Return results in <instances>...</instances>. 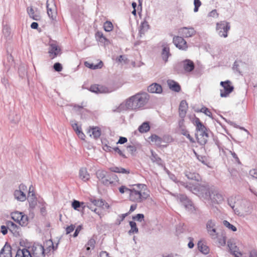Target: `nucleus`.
Instances as JSON below:
<instances>
[{
  "label": "nucleus",
  "mask_w": 257,
  "mask_h": 257,
  "mask_svg": "<svg viewBox=\"0 0 257 257\" xmlns=\"http://www.w3.org/2000/svg\"><path fill=\"white\" fill-rule=\"evenodd\" d=\"M150 95L145 92H139L126 99V105L129 110H139L143 108L148 102Z\"/></svg>",
  "instance_id": "obj_1"
},
{
  "label": "nucleus",
  "mask_w": 257,
  "mask_h": 257,
  "mask_svg": "<svg viewBox=\"0 0 257 257\" xmlns=\"http://www.w3.org/2000/svg\"><path fill=\"white\" fill-rule=\"evenodd\" d=\"M134 186H136L138 189L136 188L130 189L128 194L131 201L139 203L149 198L150 195L148 191H145V189L143 191V189L146 187L145 185L138 184Z\"/></svg>",
  "instance_id": "obj_2"
},
{
  "label": "nucleus",
  "mask_w": 257,
  "mask_h": 257,
  "mask_svg": "<svg viewBox=\"0 0 257 257\" xmlns=\"http://www.w3.org/2000/svg\"><path fill=\"white\" fill-rule=\"evenodd\" d=\"M195 124L196 125L195 137L197 141L201 146H204L209 137L208 130L198 118L195 119Z\"/></svg>",
  "instance_id": "obj_3"
},
{
  "label": "nucleus",
  "mask_w": 257,
  "mask_h": 257,
  "mask_svg": "<svg viewBox=\"0 0 257 257\" xmlns=\"http://www.w3.org/2000/svg\"><path fill=\"white\" fill-rule=\"evenodd\" d=\"M96 175L99 181L105 186L116 185L119 181L117 175L103 170H98L96 172Z\"/></svg>",
  "instance_id": "obj_4"
},
{
  "label": "nucleus",
  "mask_w": 257,
  "mask_h": 257,
  "mask_svg": "<svg viewBox=\"0 0 257 257\" xmlns=\"http://www.w3.org/2000/svg\"><path fill=\"white\" fill-rule=\"evenodd\" d=\"M205 198L213 205L221 203L223 200L222 195L215 188H209L205 193Z\"/></svg>",
  "instance_id": "obj_5"
},
{
  "label": "nucleus",
  "mask_w": 257,
  "mask_h": 257,
  "mask_svg": "<svg viewBox=\"0 0 257 257\" xmlns=\"http://www.w3.org/2000/svg\"><path fill=\"white\" fill-rule=\"evenodd\" d=\"M216 29L220 37L226 38L227 33L230 29V24L226 21H220L216 24Z\"/></svg>",
  "instance_id": "obj_6"
},
{
  "label": "nucleus",
  "mask_w": 257,
  "mask_h": 257,
  "mask_svg": "<svg viewBox=\"0 0 257 257\" xmlns=\"http://www.w3.org/2000/svg\"><path fill=\"white\" fill-rule=\"evenodd\" d=\"M220 84L223 88V90L220 89V96L221 97H228L234 89V87L229 80L221 81Z\"/></svg>",
  "instance_id": "obj_7"
},
{
  "label": "nucleus",
  "mask_w": 257,
  "mask_h": 257,
  "mask_svg": "<svg viewBox=\"0 0 257 257\" xmlns=\"http://www.w3.org/2000/svg\"><path fill=\"white\" fill-rule=\"evenodd\" d=\"M30 251L32 257H45V249L41 244H34Z\"/></svg>",
  "instance_id": "obj_8"
},
{
  "label": "nucleus",
  "mask_w": 257,
  "mask_h": 257,
  "mask_svg": "<svg viewBox=\"0 0 257 257\" xmlns=\"http://www.w3.org/2000/svg\"><path fill=\"white\" fill-rule=\"evenodd\" d=\"M178 199L187 210L191 212L194 210V207L192 201L186 195L180 194L178 197Z\"/></svg>",
  "instance_id": "obj_9"
},
{
  "label": "nucleus",
  "mask_w": 257,
  "mask_h": 257,
  "mask_svg": "<svg viewBox=\"0 0 257 257\" xmlns=\"http://www.w3.org/2000/svg\"><path fill=\"white\" fill-rule=\"evenodd\" d=\"M173 43L176 47L180 50H186L188 46L186 41L182 37L175 36L173 38Z\"/></svg>",
  "instance_id": "obj_10"
},
{
  "label": "nucleus",
  "mask_w": 257,
  "mask_h": 257,
  "mask_svg": "<svg viewBox=\"0 0 257 257\" xmlns=\"http://www.w3.org/2000/svg\"><path fill=\"white\" fill-rule=\"evenodd\" d=\"M179 65L183 67L184 70L187 73L191 72L195 68L194 62L190 59H185L181 61Z\"/></svg>",
  "instance_id": "obj_11"
},
{
  "label": "nucleus",
  "mask_w": 257,
  "mask_h": 257,
  "mask_svg": "<svg viewBox=\"0 0 257 257\" xmlns=\"http://www.w3.org/2000/svg\"><path fill=\"white\" fill-rule=\"evenodd\" d=\"M179 33L184 37L189 38L194 36L196 31L192 27H183L179 30Z\"/></svg>",
  "instance_id": "obj_12"
},
{
  "label": "nucleus",
  "mask_w": 257,
  "mask_h": 257,
  "mask_svg": "<svg viewBox=\"0 0 257 257\" xmlns=\"http://www.w3.org/2000/svg\"><path fill=\"white\" fill-rule=\"evenodd\" d=\"M90 91L96 93H106L110 92L107 87L98 85L91 86Z\"/></svg>",
  "instance_id": "obj_13"
},
{
  "label": "nucleus",
  "mask_w": 257,
  "mask_h": 257,
  "mask_svg": "<svg viewBox=\"0 0 257 257\" xmlns=\"http://www.w3.org/2000/svg\"><path fill=\"white\" fill-rule=\"evenodd\" d=\"M188 104L186 100H182L180 103L179 112V116L181 118H184L186 116Z\"/></svg>",
  "instance_id": "obj_14"
},
{
  "label": "nucleus",
  "mask_w": 257,
  "mask_h": 257,
  "mask_svg": "<svg viewBox=\"0 0 257 257\" xmlns=\"http://www.w3.org/2000/svg\"><path fill=\"white\" fill-rule=\"evenodd\" d=\"M148 92L152 93H161L162 92V87L161 85L154 83L148 87Z\"/></svg>",
  "instance_id": "obj_15"
},
{
  "label": "nucleus",
  "mask_w": 257,
  "mask_h": 257,
  "mask_svg": "<svg viewBox=\"0 0 257 257\" xmlns=\"http://www.w3.org/2000/svg\"><path fill=\"white\" fill-rule=\"evenodd\" d=\"M185 176L189 180H195L199 182L201 180L200 175L194 172H191L189 169L185 172Z\"/></svg>",
  "instance_id": "obj_16"
},
{
  "label": "nucleus",
  "mask_w": 257,
  "mask_h": 257,
  "mask_svg": "<svg viewBox=\"0 0 257 257\" xmlns=\"http://www.w3.org/2000/svg\"><path fill=\"white\" fill-rule=\"evenodd\" d=\"M60 52V49L55 44H51L49 49V53L52 58H54L59 55Z\"/></svg>",
  "instance_id": "obj_17"
},
{
  "label": "nucleus",
  "mask_w": 257,
  "mask_h": 257,
  "mask_svg": "<svg viewBox=\"0 0 257 257\" xmlns=\"http://www.w3.org/2000/svg\"><path fill=\"white\" fill-rule=\"evenodd\" d=\"M162 47V57L165 62H167L169 57L171 56L170 48L167 44H163Z\"/></svg>",
  "instance_id": "obj_18"
},
{
  "label": "nucleus",
  "mask_w": 257,
  "mask_h": 257,
  "mask_svg": "<svg viewBox=\"0 0 257 257\" xmlns=\"http://www.w3.org/2000/svg\"><path fill=\"white\" fill-rule=\"evenodd\" d=\"M79 177L82 181L86 182L90 179V175L86 168H81L79 170Z\"/></svg>",
  "instance_id": "obj_19"
},
{
  "label": "nucleus",
  "mask_w": 257,
  "mask_h": 257,
  "mask_svg": "<svg viewBox=\"0 0 257 257\" xmlns=\"http://www.w3.org/2000/svg\"><path fill=\"white\" fill-rule=\"evenodd\" d=\"M167 84L169 88L175 92H178L181 90L180 85L177 82L173 80H168L167 81Z\"/></svg>",
  "instance_id": "obj_20"
},
{
  "label": "nucleus",
  "mask_w": 257,
  "mask_h": 257,
  "mask_svg": "<svg viewBox=\"0 0 257 257\" xmlns=\"http://www.w3.org/2000/svg\"><path fill=\"white\" fill-rule=\"evenodd\" d=\"M15 257H32L31 251L26 248L18 249Z\"/></svg>",
  "instance_id": "obj_21"
},
{
  "label": "nucleus",
  "mask_w": 257,
  "mask_h": 257,
  "mask_svg": "<svg viewBox=\"0 0 257 257\" xmlns=\"http://www.w3.org/2000/svg\"><path fill=\"white\" fill-rule=\"evenodd\" d=\"M88 133L90 137L92 136L95 139H98L101 135V130L99 127L97 126L91 127Z\"/></svg>",
  "instance_id": "obj_22"
},
{
  "label": "nucleus",
  "mask_w": 257,
  "mask_h": 257,
  "mask_svg": "<svg viewBox=\"0 0 257 257\" xmlns=\"http://www.w3.org/2000/svg\"><path fill=\"white\" fill-rule=\"evenodd\" d=\"M14 195L15 198L18 201H24L26 199V194L21 190H16L14 191Z\"/></svg>",
  "instance_id": "obj_23"
},
{
  "label": "nucleus",
  "mask_w": 257,
  "mask_h": 257,
  "mask_svg": "<svg viewBox=\"0 0 257 257\" xmlns=\"http://www.w3.org/2000/svg\"><path fill=\"white\" fill-rule=\"evenodd\" d=\"M7 225L9 230L13 232L15 235H17L18 234L19 232L20 227L17 226L14 222L10 221L7 223Z\"/></svg>",
  "instance_id": "obj_24"
},
{
  "label": "nucleus",
  "mask_w": 257,
  "mask_h": 257,
  "mask_svg": "<svg viewBox=\"0 0 257 257\" xmlns=\"http://www.w3.org/2000/svg\"><path fill=\"white\" fill-rule=\"evenodd\" d=\"M0 257H12L11 247L10 246L5 245L0 251Z\"/></svg>",
  "instance_id": "obj_25"
},
{
  "label": "nucleus",
  "mask_w": 257,
  "mask_h": 257,
  "mask_svg": "<svg viewBox=\"0 0 257 257\" xmlns=\"http://www.w3.org/2000/svg\"><path fill=\"white\" fill-rule=\"evenodd\" d=\"M126 109H128V107L126 105V100H125L123 102L120 103L118 106H114L112 109V111L113 112L119 113Z\"/></svg>",
  "instance_id": "obj_26"
},
{
  "label": "nucleus",
  "mask_w": 257,
  "mask_h": 257,
  "mask_svg": "<svg viewBox=\"0 0 257 257\" xmlns=\"http://www.w3.org/2000/svg\"><path fill=\"white\" fill-rule=\"evenodd\" d=\"M198 248L200 252L204 254H207L209 252V247L201 241L198 242Z\"/></svg>",
  "instance_id": "obj_27"
},
{
  "label": "nucleus",
  "mask_w": 257,
  "mask_h": 257,
  "mask_svg": "<svg viewBox=\"0 0 257 257\" xmlns=\"http://www.w3.org/2000/svg\"><path fill=\"white\" fill-rule=\"evenodd\" d=\"M180 184L181 186L186 188L189 191L192 192V193H193L194 194H196V192L198 191V189L194 185H192L191 184H188L187 183H185L184 182H180Z\"/></svg>",
  "instance_id": "obj_28"
},
{
  "label": "nucleus",
  "mask_w": 257,
  "mask_h": 257,
  "mask_svg": "<svg viewBox=\"0 0 257 257\" xmlns=\"http://www.w3.org/2000/svg\"><path fill=\"white\" fill-rule=\"evenodd\" d=\"M150 159L153 162L156 163L158 165L162 166L163 165L162 159L153 151H151V156L150 157Z\"/></svg>",
  "instance_id": "obj_29"
},
{
  "label": "nucleus",
  "mask_w": 257,
  "mask_h": 257,
  "mask_svg": "<svg viewBox=\"0 0 257 257\" xmlns=\"http://www.w3.org/2000/svg\"><path fill=\"white\" fill-rule=\"evenodd\" d=\"M227 246L229 248L230 250L233 252V254L236 257H239V256L241 255L240 252H237L236 251L237 247L235 246V244L233 243L231 240H228L227 241Z\"/></svg>",
  "instance_id": "obj_30"
},
{
  "label": "nucleus",
  "mask_w": 257,
  "mask_h": 257,
  "mask_svg": "<svg viewBox=\"0 0 257 257\" xmlns=\"http://www.w3.org/2000/svg\"><path fill=\"white\" fill-rule=\"evenodd\" d=\"M95 37L98 41L104 44H107L109 42L108 40L103 36L101 32H97L95 34Z\"/></svg>",
  "instance_id": "obj_31"
},
{
  "label": "nucleus",
  "mask_w": 257,
  "mask_h": 257,
  "mask_svg": "<svg viewBox=\"0 0 257 257\" xmlns=\"http://www.w3.org/2000/svg\"><path fill=\"white\" fill-rule=\"evenodd\" d=\"M49 4L48 2H47V14L49 18H50L52 20H54L56 17V9L55 8H49Z\"/></svg>",
  "instance_id": "obj_32"
},
{
  "label": "nucleus",
  "mask_w": 257,
  "mask_h": 257,
  "mask_svg": "<svg viewBox=\"0 0 257 257\" xmlns=\"http://www.w3.org/2000/svg\"><path fill=\"white\" fill-rule=\"evenodd\" d=\"M109 170L112 172L117 173L128 174L130 173L128 170H127L124 168L118 167H111L109 168Z\"/></svg>",
  "instance_id": "obj_33"
},
{
  "label": "nucleus",
  "mask_w": 257,
  "mask_h": 257,
  "mask_svg": "<svg viewBox=\"0 0 257 257\" xmlns=\"http://www.w3.org/2000/svg\"><path fill=\"white\" fill-rule=\"evenodd\" d=\"M150 129L149 123L148 122H143L138 128L139 131L141 133L148 132Z\"/></svg>",
  "instance_id": "obj_34"
},
{
  "label": "nucleus",
  "mask_w": 257,
  "mask_h": 257,
  "mask_svg": "<svg viewBox=\"0 0 257 257\" xmlns=\"http://www.w3.org/2000/svg\"><path fill=\"white\" fill-rule=\"evenodd\" d=\"M149 139L152 142H154L158 146H161L162 143V139L156 135H151Z\"/></svg>",
  "instance_id": "obj_35"
},
{
  "label": "nucleus",
  "mask_w": 257,
  "mask_h": 257,
  "mask_svg": "<svg viewBox=\"0 0 257 257\" xmlns=\"http://www.w3.org/2000/svg\"><path fill=\"white\" fill-rule=\"evenodd\" d=\"M84 65L86 67L91 69H97L98 68H101L102 66V62L100 61L99 63L97 64H93V63H89L88 62H85Z\"/></svg>",
  "instance_id": "obj_36"
},
{
  "label": "nucleus",
  "mask_w": 257,
  "mask_h": 257,
  "mask_svg": "<svg viewBox=\"0 0 257 257\" xmlns=\"http://www.w3.org/2000/svg\"><path fill=\"white\" fill-rule=\"evenodd\" d=\"M129 224L131 228L129 230L128 233L131 235L132 234L138 233L139 230L137 227L136 223L135 221H131Z\"/></svg>",
  "instance_id": "obj_37"
},
{
  "label": "nucleus",
  "mask_w": 257,
  "mask_h": 257,
  "mask_svg": "<svg viewBox=\"0 0 257 257\" xmlns=\"http://www.w3.org/2000/svg\"><path fill=\"white\" fill-rule=\"evenodd\" d=\"M28 13L30 18H32L33 20L36 21H39L40 20V16L35 14L34 10L32 8H30L28 9Z\"/></svg>",
  "instance_id": "obj_38"
},
{
  "label": "nucleus",
  "mask_w": 257,
  "mask_h": 257,
  "mask_svg": "<svg viewBox=\"0 0 257 257\" xmlns=\"http://www.w3.org/2000/svg\"><path fill=\"white\" fill-rule=\"evenodd\" d=\"M29 199V206L31 208H34L37 205V199L35 196L34 193H32L31 195L28 196Z\"/></svg>",
  "instance_id": "obj_39"
},
{
  "label": "nucleus",
  "mask_w": 257,
  "mask_h": 257,
  "mask_svg": "<svg viewBox=\"0 0 257 257\" xmlns=\"http://www.w3.org/2000/svg\"><path fill=\"white\" fill-rule=\"evenodd\" d=\"M149 27L150 26L148 23L146 21H144L142 23L140 27V33L144 34L149 29Z\"/></svg>",
  "instance_id": "obj_40"
},
{
  "label": "nucleus",
  "mask_w": 257,
  "mask_h": 257,
  "mask_svg": "<svg viewBox=\"0 0 257 257\" xmlns=\"http://www.w3.org/2000/svg\"><path fill=\"white\" fill-rule=\"evenodd\" d=\"M19 223L22 226H26L28 224V216L23 213L22 215L21 216Z\"/></svg>",
  "instance_id": "obj_41"
},
{
  "label": "nucleus",
  "mask_w": 257,
  "mask_h": 257,
  "mask_svg": "<svg viewBox=\"0 0 257 257\" xmlns=\"http://www.w3.org/2000/svg\"><path fill=\"white\" fill-rule=\"evenodd\" d=\"M181 134L184 136H186L190 141V142L193 143H195L194 139L190 135L189 132L184 128H182L181 130Z\"/></svg>",
  "instance_id": "obj_42"
},
{
  "label": "nucleus",
  "mask_w": 257,
  "mask_h": 257,
  "mask_svg": "<svg viewBox=\"0 0 257 257\" xmlns=\"http://www.w3.org/2000/svg\"><path fill=\"white\" fill-rule=\"evenodd\" d=\"M206 226L207 231L208 232L209 230L215 228V221L212 219L208 220L206 223Z\"/></svg>",
  "instance_id": "obj_43"
},
{
  "label": "nucleus",
  "mask_w": 257,
  "mask_h": 257,
  "mask_svg": "<svg viewBox=\"0 0 257 257\" xmlns=\"http://www.w3.org/2000/svg\"><path fill=\"white\" fill-rule=\"evenodd\" d=\"M23 214L22 212L16 211L11 214L12 218L16 222H19L21 216Z\"/></svg>",
  "instance_id": "obj_44"
},
{
  "label": "nucleus",
  "mask_w": 257,
  "mask_h": 257,
  "mask_svg": "<svg viewBox=\"0 0 257 257\" xmlns=\"http://www.w3.org/2000/svg\"><path fill=\"white\" fill-rule=\"evenodd\" d=\"M103 28L106 32H110L113 29V25L110 21H106L103 25Z\"/></svg>",
  "instance_id": "obj_45"
},
{
  "label": "nucleus",
  "mask_w": 257,
  "mask_h": 257,
  "mask_svg": "<svg viewBox=\"0 0 257 257\" xmlns=\"http://www.w3.org/2000/svg\"><path fill=\"white\" fill-rule=\"evenodd\" d=\"M222 223L224 226L233 231H236L237 230L236 227L232 224H230L227 220H223Z\"/></svg>",
  "instance_id": "obj_46"
},
{
  "label": "nucleus",
  "mask_w": 257,
  "mask_h": 257,
  "mask_svg": "<svg viewBox=\"0 0 257 257\" xmlns=\"http://www.w3.org/2000/svg\"><path fill=\"white\" fill-rule=\"evenodd\" d=\"M207 233L212 239H215L218 237V233L215 228L209 230Z\"/></svg>",
  "instance_id": "obj_47"
},
{
  "label": "nucleus",
  "mask_w": 257,
  "mask_h": 257,
  "mask_svg": "<svg viewBox=\"0 0 257 257\" xmlns=\"http://www.w3.org/2000/svg\"><path fill=\"white\" fill-rule=\"evenodd\" d=\"M84 204L83 202H80L79 201L74 200L72 202V206L75 210H78V208Z\"/></svg>",
  "instance_id": "obj_48"
},
{
  "label": "nucleus",
  "mask_w": 257,
  "mask_h": 257,
  "mask_svg": "<svg viewBox=\"0 0 257 257\" xmlns=\"http://www.w3.org/2000/svg\"><path fill=\"white\" fill-rule=\"evenodd\" d=\"M95 240L93 239V238H91L90 239H89L87 243V247H86V249L87 250H90L91 248H94V246H95Z\"/></svg>",
  "instance_id": "obj_49"
},
{
  "label": "nucleus",
  "mask_w": 257,
  "mask_h": 257,
  "mask_svg": "<svg viewBox=\"0 0 257 257\" xmlns=\"http://www.w3.org/2000/svg\"><path fill=\"white\" fill-rule=\"evenodd\" d=\"M218 244L221 246H224L226 244V237L222 235L221 236H218Z\"/></svg>",
  "instance_id": "obj_50"
},
{
  "label": "nucleus",
  "mask_w": 257,
  "mask_h": 257,
  "mask_svg": "<svg viewBox=\"0 0 257 257\" xmlns=\"http://www.w3.org/2000/svg\"><path fill=\"white\" fill-rule=\"evenodd\" d=\"M92 203L96 206L102 207L104 205V202L102 200H95L94 199L91 201Z\"/></svg>",
  "instance_id": "obj_51"
},
{
  "label": "nucleus",
  "mask_w": 257,
  "mask_h": 257,
  "mask_svg": "<svg viewBox=\"0 0 257 257\" xmlns=\"http://www.w3.org/2000/svg\"><path fill=\"white\" fill-rule=\"evenodd\" d=\"M199 111L204 113L206 115L212 118V113L210 110L207 107H202Z\"/></svg>",
  "instance_id": "obj_52"
},
{
  "label": "nucleus",
  "mask_w": 257,
  "mask_h": 257,
  "mask_svg": "<svg viewBox=\"0 0 257 257\" xmlns=\"http://www.w3.org/2000/svg\"><path fill=\"white\" fill-rule=\"evenodd\" d=\"M249 176L253 179H255L257 181V170L255 169H251L249 172Z\"/></svg>",
  "instance_id": "obj_53"
},
{
  "label": "nucleus",
  "mask_w": 257,
  "mask_h": 257,
  "mask_svg": "<svg viewBox=\"0 0 257 257\" xmlns=\"http://www.w3.org/2000/svg\"><path fill=\"white\" fill-rule=\"evenodd\" d=\"M144 218V215L143 214H137L136 216L133 217V219L136 221H138L139 222H141Z\"/></svg>",
  "instance_id": "obj_54"
},
{
  "label": "nucleus",
  "mask_w": 257,
  "mask_h": 257,
  "mask_svg": "<svg viewBox=\"0 0 257 257\" xmlns=\"http://www.w3.org/2000/svg\"><path fill=\"white\" fill-rule=\"evenodd\" d=\"M194 12H197L198 11L199 7L201 6V3L200 0H194Z\"/></svg>",
  "instance_id": "obj_55"
},
{
  "label": "nucleus",
  "mask_w": 257,
  "mask_h": 257,
  "mask_svg": "<svg viewBox=\"0 0 257 257\" xmlns=\"http://www.w3.org/2000/svg\"><path fill=\"white\" fill-rule=\"evenodd\" d=\"M53 68L57 72H60L62 69V65L59 62L55 63L54 64Z\"/></svg>",
  "instance_id": "obj_56"
},
{
  "label": "nucleus",
  "mask_w": 257,
  "mask_h": 257,
  "mask_svg": "<svg viewBox=\"0 0 257 257\" xmlns=\"http://www.w3.org/2000/svg\"><path fill=\"white\" fill-rule=\"evenodd\" d=\"M131 189L127 188L125 186H121L118 188L119 191L120 193L123 194L125 192H127L128 194Z\"/></svg>",
  "instance_id": "obj_57"
},
{
  "label": "nucleus",
  "mask_w": 257,
  "mask_h": 257,
  "mask_svg": "<svg viewBox=\"0 0 257 257\" xmlns=\"http://www.w3.org/2000/svg\"><path fill=\"white\" fill-rule=\"evenodd\" d=\"M128 215V213L121 214L119 215V218L116 220V223L120 224L121 222L122 221L125 217Z\"/></svg>",
  "instance_id": "obj_58"
},
{
  "label": "nucleus",
  "mask_w": 257,
  "mask_h": 257,
  "mask_svg": "<svg viewBox=\"0 0 257 257\" xmlns=\"http://www.w3.org/2000/svg\"><path fill=\"white\" fill-rule=\"evenodd\" d=\"M126 149L128 152L133 154L137 150L136 147L135 146H127L126 147Z\"/></svg>",
  "instance_id": "obj_59"
},
{
  "label": "nucleus",
  "mask_w": 257,
  "mask_h": 257,
  "mask_svg": "<svg viewBox=\"0 0 257 257\" xmlns=\"http://www.w3.org/2000/svg\"><path fill=\"white\" fill-rule=\"evenodd\" d=\"M75 229V226L73 224L70 225L67 227L66 229V234H69L71 232H72Z\"/></svg>",
  "instance_id": "obj_60"
},
{
  "label": "nucleus",
  "mask_w": 257,
  "mask_h": 257,
  "mask_svg": "<svg viewBox=\"0 0 257 257\" xmlns=\"http://www.w3.org/2000/svg\"><path fill=\"white\" fill-rule=\"evenodd\" d=\"M82 229V226L81 225H78L77 228H76L75 232L73 234V237H76L78 236L79 232Z\"/></svg>",
  "instance_id": "obj_61"
},
{
  "label": "nucleus",
  "mask_w": 257,
  "mask_h": 257,
  "mask_svg": "<svg viewBox=\"0 0 257 257\" xmlns=\"http://www.w3.org/2000/svg\"><path fill=\"white\" fill-rule=\"evenodd\" d=\"M76 134H77L78 137L81 139L84 140L85 138V135L83 133V132L80 130H78V131L76 132Z\"/></svg>",
  "instance_id": "obj_62"
},
{
  "label": "nucleus",
  "mask_w": 257,
  "mask_h": 257,
  "mask_svg": "<svg viewBox=\"0 0 257 257\" xmlns=\"http://www.w3.org/2000/svg\"><path fill=\"white\" fill-rule=\"evenodd\" d=\"M19 73L21 77H23L24 75H25L26 73V70L24 67H21L19 68Z\"/></svg>",
  "instance_id": "obj_63"
},
{
  "label": "nucleus",
  "mask_w": 257,
  "mask_h": 257,
  "mask_svg": "<svg viewBox=\"0 0 257 257\" xmlns=\"http://www.w3.org/2000/svg\"><path fill=\"white\" fill-rule=\"evenodd\" d=\"M127 139L125 137H120L117 142V144H123L127 142Z\"/></svg>",
  "instance_id": "obj_64"
}]
</instances>
